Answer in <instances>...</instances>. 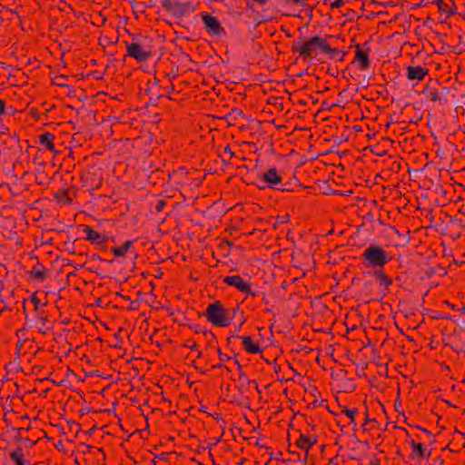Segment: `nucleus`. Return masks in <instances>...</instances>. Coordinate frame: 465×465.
I'll return each instance as SVG.
<instances>
[{"label": "nucleus", "mask_w": 465, "mask_h": 465, "mask_svg": "<svg viewBox=\"0 0 465 465\" xmlns=\"http://www.w3.org/2000/svg\"><path fill=\"white\" fill-rule=\"evenodd\" d=\"M161 6L176 19H181L195 10L190 0H161Z\"/></svg>", "instance_id": "obj_4"}, {"label": "nucleus", "mask_w": 465, "mask_h": 465, "mask_svg": "<svg viewBox=\"0 0 465 465\" xmlns=\"http://www.w3.org/2000/svg\"><path fill=\"white\" fill-rule=\"evenodd\" d=\"M28 273L33 279L40 282H43L47 277V270L40 262H37Z\"/></svg>", "instance_id": "obj_19"}, {"label": "nucleus", "mask_w": 465, "mask_h": 465, "mask_svg": "<svg viewBox=\"0 0 465 465\" xmlns=\"http://www.w3.org/2000/svg\"><path fill=\"white\" fill-rule=\"evenodd\" d=\"M39 138V144L44 150H48L53 153H57L54 149V139L55 136L54 134L49 132H45L44 134H40L38 136Z\"/></svg>", "instance_id": "obj_17"}, {"label": "nucleus", "mask_w": 465, "mask_h": 465, "mask_svg": "<svg viewBox=\"0 0 465 465\" xmlns=\"http://www.w3.org/2000/svg\"><path fill=\"white\" fill-rule=\"evenodd\" d=\"M262 302L263 303H265V304H267V303H268V299H267V296H266V294H265L264 292L262 293Z\"/></svg>", "instance_id": "obj_52"}, {"label": "nucleus", "mask_w": 465, "mask_h": 465, "mask_svg": "<svg viewBox=\"0 0 465 465\" xmlns=\"http://www.w3.org/2000/svg\"><path fill=\"white\" fill-rule=\"evenodd\" d=\"M133 240L125 241L121 246H114L111 248V252L114 253V257H122L126 254L133 248Z\"/></svg>", "instance_id": "obj_21"}, {"label": "nucleus", "mask_w": 465, "mask_h": 465, "mask_svg": "<svg viewBox=\"0 0 465 465\" xmlns=\"http://www.w3.org/2000/svg\"><path fill=\"white\" fill-rule=\"evenodd\" d=\"M246 381L248 384H253L254 385V389L255 391H257L258 395L260 396L262 394V390L260 389L257 381L255 380H249L246 378Z\"/></svg>", "instance_id": "obj_40"}, {"label": "nucleus", "mask_w": 465, "mask_h": 465, "mask_svg": "<svg viewBox=\"0 0 465 465\" xmlns=\"http://www.w3.org/2000/svg\"><path fill=\"white\" fill-rule=\"evenodd\" d=\"M435 4L438 6L439 12L446 15V18L450 17L457 12V5L454 0H449V2L436 0Z\"/></svg>", "instance_id": "obj_16"}, {"label": "nucleus", "mask_w": 465, "mask_h": 465, "mask_svg": "<svg viewBox=\"0 0 465 465\" xmlns=\"http://www.w3.org/2000/svg\"><path fill=\"white\" fill-rule=\"evenodd\" d=\"M429 74V69L421 65H409L406 67V76L409 80L422 81Z\"/></svg>", "instance_id": "obj_14"}, {"label": "nucleus", "mask_w": 465, "mask_h": 465, "mask_svg": "<svg viewBox=\"0 0 465 465\" xmlns=\"http://www.w3.org/2000/svg\"><path fill=\"white\" fill-rule=\"evenodd\" d=\"M232 338L242 340V348L248 353L256 354L261 353L262 351L260 343L258 341H255L251 336H241L238 334H233L231 337L227 338L228 343L231 342V340Z\"/></svg>", "instance_id": "obj_11"}, {"label": "nucleus", "mask_w": 465, "mask_h": 465, "mask_svg": "<svg viewBox=\"0 0 465 465\" xmlns=\"http://www.w3.org/2000/svg\"><path fill=\"white\" fill-rule=\"evenodd\" d=\"M189 328L195 334H203L204 338H208L209 336L213 337V333L211 330H208L204 326H202L200 324H190Z\"/></svg>", "instance_id": "obj_26"}, {"label": "nucleus", "mask_w": 465, "mask_h": 465, "mask_svg": "<svg viewBox=\"0 0 465 465\" xmlns=\"http://www.w3.org/2000/svg\"><path fill=\"white\" fill-rule=\"evenodd\" d=\"M292 2H293V3H295V4H301V5H305V4H304V0H292Z\"/></svg>", "instance_id": "obj_54"}, {"label": "nucleus", "mask_w": 465, "mask_h": 465, "mask_svg": "<svg viewBox=\"0 0 465 465\" xmlns=\"http://www.w3.org/2000/svg\"><path fill=\"white\" fill-rule=\"evenodd\" d=\"M203 316L215 327H227L231 324L229 309L223 306L221 301H214L208 304Z\"/></svg>", "instance_id": "obj_3"}, {"label": "nucleus", "mask_w": 465, "mask_h": 465, "mask_svg": "<svg viewBox=\"0 0 465 465\" xmlns=\"http://www.w3.org/2000/svg\"><path fill=\"white\" fill-rule=\"evenodd\" d=\"M242 312V311L240 309L239 305H236L232 310H229V317H231V322L236 317L237 313L239 312L241 314Z\"/></svg>", "instance_id": "obj_35"}, {"label": "nucleus", "mask_w": 465, "mask_h": 465, "mask_svg": "<svg viewBox=\"0 0 465 465\" xmlns=\"http://www.w3.org/2000/svg\"><path fill=\"white\" fill-rule=\"evenodd\" d=\"M246 322V318L243 315V312H241V320L238 327H236V331H239L242 328V325Z\"/></svg>", "instance_id": "obj_42"}, {"label": "nucleus", "mask_w": 465, "mask_h": 465, "mask_svg": "<svg viewBox=\"0 0 465 465\" xmlns=\"http://www.w3.org/2000/svg\"><path fill=\"white\" fill-rule=\"evenodd\" d=\"M22 441L23 442H29L31 447L34 446L36 443L35 440H30L28 438H24V437H23V440H20V442H22Z\"/></svg>", "instance_id": "obj_47"}, {"label": "nucleus", "mask_w": 465, "mask_h": 465, "mask_svg": "<svg viewBox=\"0 0 465 465\" xmlns=\"http://www.w3.org/2000/svg\"><path fill=\"white\" fill-rule=\"evenodd\" d=\"M28 429L29 428L24 429V428H15V427H13L12 430L16 431V435L15 436V440H17L18 441L22 440H23V437L21 436L22 430H28Z\"/></svg>", "instance_id": "obj_38"}, {"label": "nucleus", "mask_w": 465, "mask_h": 465, "mask_svg": "<svg viewBox=\"0 0 465 465\" xmlns=\"http://www.w3.org/2000/svg\"><path fill=\"white\" fill-rule=\"evenodd\" d=\"M372 276L375 278L378 284L382 287V295L384 297L390 292L389 287L392 285V279L388 274L385 273L384 269H377L373 270Z\"/></svg>", "instance_id": "obj_12"}, {"label": "nucleus", "mask_w": 465, "mask_h": 465, "mask_svg": "<svg viewBox=\"0 0 465 465\" xmlns=\"http://www.w3.org/2000/svg\"><path fill=\"white\" fill-rule=\"evenodd\" d=\"M92 258H93L94 260H99V261H102V258H101L98 254H94V255L92 256Z\"/></svg>", "instance_id": "obj_57"}, {"label": "nucleus", "mask_w": 465, "mask_h": 465, "mask_svg": "<svg viewBox=\"0 0 465 465\" xmlns=\"http://www.w3.org/2000/svg\"><path fill=\"white\" fill-rule=\"evenodd\" d=\"M332 37L331 35H325L324 36L315 35L307 38L300 36L292 42V53L298 54L299 57L304 62L312 59L321 61L322 57L342 61L345 53L338 48L331 47L328 40L332 39Z\"/></svg>", "instance_id": "obj_1"}, {"label": "nucleus", "mask_w": 465, "mask_h": 465, "mask_svg": "<svg viewBox=\"0 0 465 465\" xmlns=\"http://www.w3.org/2000/svg\"><path fill=\"white\" fill-rule=\"evenodd\" d=\"M410 444L412 448L413 453L420 460H423L425 458H429L430 455V451L425 452V447L422 443L415 442L414 440H411L410 441Z\"/></svg>", "instance_id": "obj_23"}, {"label": "nucleus", "mask_w": 465, "mask_h": 465, "mask_svg": "<svg viewBox=\"0 0 465 465\" xmlns=\"http://www.w3.org/2000/svg\"><path fill=\"white\" fill-rule=\"evenodd\" d=\"M205 409H206V406H203V407H202L200 410H201L202 411H205Z\"/></svg>", "instance_id": "obj_64"}, {"label": "nucleus", "mask_w": 465, "mask_h": 465, "mask_svg": "<svg viewBox=\"0 0 465 465\" xmlns=\"http://www.w3.org/2000/svg\"><path fill=\"white\" fill-rule=\"evenodd\" d=\"M457 310H458L460 312H461L462 314H464V313H465V305H464V304H462L461 308L457 309Z\"/></svg>", "instance_id": "obj_53"}, {"label": "nucleus", "mask_w": 465, "mask_h": 465, "mask_svg": "<svg viewBox=\"0 0 465 465\" xmlns=\"http://www.w3.org/2000/svg\"><path fill=\"white\" fill-rule=\"evenodd\" d=\"M217 351H218L219 360L221 361H226L231 359V357L228 354L223 353L220 348H218Z\"/></svg>", "instance_id": "obj_39"}, {"label": "nucleus", "mask_w": 465, "mask_h": 465, "mask_svg": "<svg viewBox=\"0 0 465 465\" xmlns=\"http://www.w3.org/2000/svg\"><path fill=\"white\" fill-rule=\"evenodd\" d=\"M416 427H417L418 429H420V430H422L426 435H428V436H432V433H431L429 430H427V429H425V428H421V427H420V426H416Z\"/></svg>", "instance_id": "obj_48"}, {"label": "nucleus", "mask_w": 465, "mask_h": 465, "mask_svg": "<svg viewBox=\"0 0 465 465\" xmlns=\"http://www.w3.org/2000/svg\"><path fill=\"white\" fill-rule=\"evenodd\" d=\"M83 232L85 233L84 239L91 242L93 244H103L108 240L107 236L104 233L94 231L92 226L88 224H83Z\"/></svg>", "instance_id": "obj_13"}, {"label": "nucleus", "mask_w": 465, "mask_h": 465, "mask_svg": "<svg viewBox=\"0 0 465 465\" xmlns=\"http://www.w3.org/2000/svg\"><path fill=\"white\" fill-rule=\"evenodd\" d=\"M166 204L167 201L165 199H156L151 203V206L153 213H159L163 211Z\"/></svg>", "instance_id": "obj_29"}, {"label": "nucleus", "mask_w": 465, "mask_h": 465, "mask_svg": "<svg viewBox=\"0 0 465 465\" xmlns=\"http://www.w3.org/2000/svg\"><path fill=\"white\" fill-rule=\"evenodd\" d=\"M146 37L142 35H134L130 43L126 44L127 55L134 58L138 62H144L152 56V51L146 48L144 42Z\"/></svg>", "instance_id": "obj_5"}, {"label": "nucleus", "mask_w": 465, "mask_h": 465, "mask_svg": "<svg viewBox=\"0 0 465 465\" xmlns=\"http://www.w3.org/2000/svg\"><path fill=\"white\" fill-rule=\"evenodd\" d=\"M215 415H216V416H215V419H217V420H223V418H222V415H221V414H219V413H215Z\"/></svg>", "instance_id": "obj_61"}, {"label": "nucleus", "mask_w": 465, "mask_h": 465, "mask_svg": "<svg viewBox=\"0 0 465 465\" xmlns=\"http://www.w3.org/2000/svg\"><path fill=\"white\" fill-rule=\"evenodd\" d=\"M3 420L5 423L6 427H11V420L7 418L6 413L4 414Z\"/></svg>", "instance_id": "obj_46"}, {"label": "nucleus", "mask_w": 465, "mask_h": 465, "mask_svg": "<svg viewBox=\"0 0 465 465\" xmlns=\"http://www.w3.org/2000/svg\"><path fill=\"white\" fill-rule=\"evenodd\" d=\"M168 180L173 183V185L184 187V186H200L202 181L198 178H192L191 173L186 170L185 167H180L177 170H173L167 173Z\"/></svg>", "instance_id": "obj_7"}, {"label": "nucleus", "mask_w": 465, "mask_h": 465, "mask_svg": "<svg viewBox=\"0 0 465 465\" xmlns=\"http://www.w3.org/2000/svg\"><path fill=\"white\" fill-rule=\"evenodd\" d=\"M35 176V183L38 185H45L50 181V179L47 177V175L45 174V173L44 171L37 172Z\"/></svg>", "instance_id": "obj_31"}, {"label": "nucleus", "mask_w": 465, "mask_h": 465, "mask_svg": "<svg viewBox=\"0 0 465 465\" xmlns=\"http://www.w3.org/2000/svg\"><path fill=\"white\" fill-rule=\"evenodd\" d=\"M444 303L446 305H448L449 307H450L452 310H456V307L454 304H452L451 302H450L448 300L444 301Z\"/></svg>", "instance_id": "obj_51"}, {"label": "nucleus", "mask_w": 465, "mask_h": 465, "mask_svg": "<svg viewBox=\"0 0 465 465\" xmlns=\"http://www.w3.org/2000/svg\"><path fill=\"white\" fill-rule=\"evenodd\" d=\"M184 347L189 348L192 351H195V350H197L198 345L194 340L189 339L184 343Z\"/></svg>", "instance_id": "obj_36"}, {"label": "nucleus", "mask_w": 465, "mask_h": 465, "mask_svg": "<svg viewBox=\"0 0 465 465\" xmlns=\"http://www.w3.org/2000/svg\"><path fill=\"white\" fill-rule=\"evenodd\" d=\"M234 156L235 153L232 152L230 144H226L219 153V157L224 164H232V159Z\"/></svg>", "instance_id": "obj_24"}, {"label": "nucleus", "mask_w": 465, "mask_h": 465, "mask_svg": "<svg viewBox=\"0 0 465 465\" xmlns=\"http://www.w3.org/2000/svg\"><path fill=\"white\" fill-rule=\"evenodd\" d=\"M262 438H259L257 440V441L255 442V445L260 447V448H266V449H269L268 447L264 446L263 444H262V441H261Z\"/></svg>", "instance_id": "obj_49"}, {"label": "nucleus", "mask_w": 465, "mask_h": 465, "mask_svg": "<svg viewBox=\"0 0 465 465\" xmlns=\"http://www.w3.org/2000/svg\"><path fill=\"white\" fill-rule=\"evenodd\" d=\"M341 413L346 415L350 419V424L356 425L355 416L359 413L357 408L349 409L347 406L342 407Z\"/></svg>", "instance_id": "obj_28"}, {"label": "nucleus", "mask_w": 465, "mask_h": 465, "mask_svg": "<svg viewBox=\"0 0 465 465\" xmlns=\"http://www.w3.org/2000/svg\"><path fill=\"white\" fill-rule=\"evenodd\" d=\"M54 199L58 202V203H62L64 204H71L72 203V199L70 198L69 196V193H68V191L67 190H64V189H61L59 190L55 194H54Z\"/></svg>", "instance_id": "obj_27"}, {"label": "nucleus", "mask_w": 465, "mask_h": 465, "mask_svg": "<svg viewBox=\"0 0 465 465\" xmlns=\"http://www.w3.org/2000/svg\"><path fill=\"white\" fill-rule=\"evenodd\" d=\"M401 168V163L399 162H394L393 164H392V170H400Z\"/></svg>", "instance_id": "obj_50"}, {"label": "nucleus", "mask_w": 465, "mask_h": 465, "mask_svg": "<svg viewBox=\"0 0 465 465\" xmlns=\"http://www.w3.org/2000/svg\"><path fill=\"white\" fill-rule=\"evenodd\" d=\"M448 93L449 89L447 87H442L440 91L430 92L429 94V99L432 103L438 102L440 105H444L448 103L446 98Z\"/></svg>", "instance_id": "obj_20"}, {"label": "nucleus", "mask_w": 465, "mask_h": 465, "mask_svg": "<svg viewBox=\"0 0 465 465\" xmlns=\"http://www.w3.org/2000/svg\"><path fill=\"white\" fill-rule=\"evenodd\" d=\"M41 368H42V366H40V365H35V366H34V367H33V372L35 373V371H36V369H41Z\"/></svg>", "instance_id": "obj_59"}, {"label": "nucleus", "mask_w": 465, "mask_h": 465, "mask_svg": "<svg viewBox=\"0 0 465 465\" xmlns=\"http://www.w3.org/2000/svg\"><path fill=\"white\" fill-rule=\"evenodd\" d=\"M223 282L229 286L236 288L239 292L245 294V296H256L258 292L252 289V283L249 281L244 280L240 275H229L223 279Z\"/></svg>", "instance_id": "obj_9"}, {"label": "nucleus", "mask_w": 465, "mask_h": 465, "mask_svg": "<svg viewBox=\"0 0 465 465\" xmlns=\"http://www.w3.org/2000/svg\"><path fill=\"white\" fill-rule=\"evenodd\" d=\"M68 251H69V252H71V253H74V252H75V251H74V246H73V245H72V247H71V248H68Z\"/></svg>", "instance_id": "obj_60"}, {"label": "nucleus", "mask_w": 465, "mask_h": 465, "mask_svg": "<svg viewBox=\"0 0 465 465\" xmlns=\"http://www.w3.org/2000/svg\"><path fill=\"white\" fill-rule=\"evenodd\" d=\"M235 364L237 365L239 371H240V376H239V379L242 380L243 377H245V374L242 372V366L240 364V362L238 361V360H235L234 361Z\"/></svg>", "instance_id": "obj_44"}, {"label": "nucleus", "mask_w": 465, "mask_h": 465, "mask_svg": "<svg viewBox=\"0 0 465 465\" xmlns=\"http://www.w3.org/2000/svg\"><path fill=\"white\" fill-rule=\"evenodd\" d=\"M195 351H197V353H196L197 358H202V356H203L202 351L198 348Z\"/></svg>", "instance_id": "obj_58"}, {"label": "nucleus", "mask_w": 465, "mask_h": 465, "mask_svg": "<svg viewBox=\"0 0 465 465\" xmlns=\"http://www.w3.org/2000/svg\"><path fill=\"white\" fill-rule=\"evenodd\" d=\"M30 302L34 305V310L36 312V314L39 312H43V311H41V307L46 304V302L42 303L40 302L35 292L30 296Z\"/></svg>", "instance_id": "obj_30"}, {"label": "nucleus", "mask_w": 465, "mask_h": 465, "mask_svg": "<svg viewBox=\"0 0 465 465\" xmlns=\"http://www.w3.org/2000/svg\"><path fill=\"white\" fill-rule=\"evenodd\" d=\"M23 347V343L19 341L18 343L16 344V350L17 351H20V349Z\"/></svg>", "instance_id": "obj_56"}, {"label": "nucleus", "mask_w": 465, "mask_h": 465, "mask_svg": "<svg viewBox=\"0 0 465 465\" xmlns=\"http://www.w3.org/2000/svg\"><path fill=\"white\" fill-rule=\"evenodd\" d=\"M199 15L208 35L211 36H221L222 35H225V30L216 16L207 12H202Z\"/></svg>", "instance_id": "obj_8"}, {"label": "nucleus", "mask_w": 465, "mask_h": 465, "mask_svg": "<svg viewBox=\"0 0 465 465\" xmlns=\"http://www.w3.org/2000/svg\"><path fill=\"white\" fill-rule=\"evenodd\" d=\"M282 176L279 171L275 167H272L263 173L258 174L256 185L261 190L266 188L277 190L282 185Z\"/></svg>", "instance_id": "obj_6"}, {"label": "nucleus", "mask_w": 465, "mask_h": 465, "mask_svg": "<svg viewBox=\"0 0 465 465\" xmlns=\"http://www.w3.org/2000/svg\"><path fill=\"white\" fill-rule=\"evenodd\" d=\"M84 186L88 187L90 190H96L101 187L103 183V177L97 175L96 173L87 172L82 176Z\"/></svg>", "instance_id": "obj_15"}, {"label": "nucleus", "mask_w": 465, "mask_h": 465, "mask_svg": "<svg viewBox=\"0 0 465 465\" xmlns=\"http://www.w3.org/2000/svg\"><path fill=\"white\" fill-rule=\"evenodd\" d=\"M434 272H435L434 269H433V268H430V269H429V271H428V272H427V274L430 276V275H432Z\"/></svg>", "instance_id": "obj_55"}, {"label": "nucleus", "mask_w": 465, "mask_h": 465, "mask_svg": "<svg viewBox=\"0 0 465 465\" xmlns=\"http://www.w3.org/2000/svg\"><path fill=\"white\" fill-rule=\"evenodd\" d=\"M36 321L40 323V326H38V330L41 333L45 334L52 330V327L48 325V315L45 314L44 312L37 313Z\"/></svg>", "instance_id": "obj_22"}, {"label": "nucleus", "mask_w": 465, "mask_h": 465, "mask_svg": "<svg viewBox=\"0 0 465 465\" xmlns=\"http://www.w3.org/2000/svg\"><path fill=\"white\" fill-rule=\"evenodd\" d=\"M223 367V363H218V364H215L213 366V368H222Z\"/></svg>", "instance_id": "obj_62"}, {"label": "nucleus", "mask_w": 465, "mask_h": 465, "mask_svg": "<svg viewBox=\"0 0 465 465\" xmlns=\"http://www.w3.org/2000/svg\"><path fill=\"white\" fill-rule=\"evenodd\" d=\"M5 102L0 98V117L5 114Z\"/></svg>", "instance_id": "obj_43"}, {"label": "nucleus", "mask_w": 465, "mask_h": 465, "mask_svg": "<svg viewBox=\"0 0 465 465\" xmlns=\"http://www.w3.org/2000/svg\"><path fill=\"white\" fill-rule=\"evenodd\" d=\"M305 420H306L307 425H309L312 428V430H315L316 425L314 424L312 417L306 418Z\"/></svg>", "instance_id": "obj_45"}, {"label": "nucleus", "mask_w": 465, "mask_h": 465, "mask_svg": "<svg viewBox=\"0 0 465 465\" xmlns=\"http://www.w3.org/2000/svg\"><path fill=\"white\" fill-rule=\"evenodd\" d=\"M317 442V436L315 435H305L301 434L296 441V446L301 449L304 450L306 451H309V450Z\"/></svg>", "instance_id": "obj_18"}, {"label": "nucleus", "mask_w": 465, "mask_h": 465, "mask_svg": "<svg viewBox=\"0 0 465 465\" xmlns=\"http://www.w3.org/2000/svg\"><path fill=\"white\" fill-rule=\"evenodd\" d=\"M295 186H298L296 183H283V179H282V185H280V188L278 190L281 192H293Z\"/></svg>", "instance_id": "obj_32"}, {"label": "nucleus", "mask_w": 465, "mask_h": 465, "mask_svg": "<svg viewBox=\"0 0 465 465\" xmlns=\"http://www.w3.org/2000/svg\"><path fill=\"white\" fill-rule=\"evenodd\" d=\"M9 457L11 460L15 463V465H25V455L23 450L20 447L11 451Z\"/></svg>", "instance_id": "obj_25"}, {"label": "nucleus", "mask_w": 465, "mask_h": 465, "mask_svg": "<svg viewBox=\"0 0 465 465\" xmlns=\"http://www.w3.org/2000/svg\"><path fill=\"white\" fill-rule=\"evenodd\" d=\"M345 1L344 0H334L331 3V9H337L344 5Z\"/></svg>", "instance_id": "obj_37"}, {"label": "nucleus", "mask_w": 465, "mask_h": 465, "mask_svg": "<svg viewBox=\"0 0 465 465\" xmlns=\"http://www.w3.org/2000/svg\"><path fill=\"white\" fill-rule=\"evenodd\" d=\"M246 3V6L250 10L254 9V3H258L262 5H264L268 3L269 0H244Z\"/></svg>", "instance_id": "obj_34"}, {"label": "nucleus", "mask_w": 465, "mask_h": 465, "mask_svg": "<svg viewBox=\"0 0 465 465\" xmlns=\"http://www.w3.org/2000/svg\"><path fill=\"white\" fill-rule=\"evenodd\" d=\"M371 48L368 42L363 45H355L354 62L358 64V68L361 71L367 70L371 65L370 60Z\"/></svg>", "instance_id": "obj_10"}, {"label": "nucleus", "mask_w": 465, "mask_h": 465, "mask_svg": "<svg viewBox=\"0 0 465 465\" xmlns=\"http://www.w3.org/2000/svg\"><path fill=\"white\" fill-rule=\"evenodd\" d=\"M275 220L276 221L275 223L273 224V227L277 228L280 224L288 223L290 220V215L288 213H285L283 215H278L275 218Z\"/></svg>", "instance_id": "obj_33"}, {"label": "nucleus", "mask_w": 465, "mask_h": 465, "mask_svg": "<svg viewBox=\"0 0 465 465\" xmlns=\"http://www.w3.org/2000/svg\"><path fill=\"white\" fill-rule=\"evenodd\" d=\"M437 318H441V319H451L450 316H438Z\"/></svg>", "instance_id": "obj_63"}, {"label": "nucleus", "mask_w": 465, "mask_h": 465, "mask_svg": "<svg viewBox=\"0 0 465 465\" xmlns=\"http://www.w3.org/2000/svg\"><path fill=\"white\" fill-rule=\"evenodd\" d=\"M364 264L374 270L382 269L384 265L391 261L392 257L381 246L377 244H370L365 248L361 255Z\"/></svg>", "instance_id": "obj_2"}, {"label": "nucleus", "mask_w": 465, "mask_h": 465, "mask_svg": "<svg viewBox=\"0 0 465 465\" xmlns=\"http://www.w3.org/2000/svg\"><path fill=\"white\" fill-rule=\"evenodd\" d=\"M372 420H371L368 416V410L366 409L365 410V412H364V421L362 422L361 426L363 428V430H366V425L368 422L371 421Z\"/></svg>", "instance_id": "obj_41"}]
</instances>
